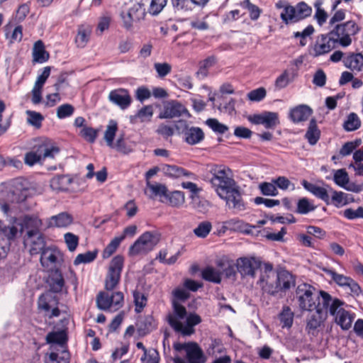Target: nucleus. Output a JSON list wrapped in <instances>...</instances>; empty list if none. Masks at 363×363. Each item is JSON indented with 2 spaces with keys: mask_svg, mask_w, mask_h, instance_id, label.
<instances>
[{
  "mask_svg": "<svg viewBox=\"0 0 363 363\" xmlns=\"http://www.w3.org/2000/svg\"><path fill=\"white\" fill-rule=\"evenodd\" d=\"M47 284L50 290L41 294L38 301V308L45 312L50 311L52 306L58 305L59 299L53 294L62 292L65 287V279L61 271L58 269L51 270L47 279Z\"/></svg>",
  "mask_w": 363,
  "mask_h": 363,
  "instance_id": "nucleus-1",
  "label": "nucleus"
},
{
  "mask_svg": "<svg viewBox=\"0 0 363 363\" xmlns=\"http://www.w3.org/2000/svg\"><path fill=\"white\" fill-rule=\"evenodd\" d=\"M212 177L210 182L219 196H225L232 187L235 186L232 171L223 165H216L211 169Z\"/></svg>",
  "mask_w": 363,
  "mask_h": 363,
  "instance_id": "nucleus-2",
  "label": "nucleus"
},
{
  "mask_svg": "<svg viewBox=\"0 0 363 363\" xmlns=\"http://www.w3.org/2000/svg\"><path fill=\"white\" fill-rule=\"evenodd\" d=\"M296 277L286 267L278 266L276 269V281L274 286V298H284L287 292L296 286Z\"/></svg>",
  "mask_w": 363,
  "mask_h": 363,
  "instance_id": "nucleus-3",
  "label": "nucleus"
},
{
  "mask_svg": "<svg viewBox=\"0 0 363 363\" xmlns=\"http://www.w3.org/2000/svg\"><path fill=\"white\" fill-rule=\"evenodd\" d=\"M320 294H315V289L310 284L302 283L296 289L295 298L302 311H313L318 307Z\"/></svg>",
  "mask_w": 363,
  "mask_h": 363,
  "instance_id": "nucleus-4",
  "label": "nucleus"
},
{
  "mask_svg": "<svg viewBox=\"0 0 363 363\" xmlns=\"http://www.w3.org/2000/svg\"><path fill=\"white\" fill-rule=\"evenodd\" d=\"M160 240V235L155 231H146L143 233L129 247L128 255L135 256L146 254L153 250Z\"/></svg>",
  "mask_w": 363,
  "mask_h": 363,
  "instance_id": "nucleus-5",
  "label": "nucleus"
},
{
  "mask_svg": "<svg viewBox=\"0 0 363 363\" xmlns=\"http://www.w3.org/2000/svg\"><path fill=\"white\" fill-rule=\"evenodd\" d=\"M59 152V147L43 143L35 146L30 152L26 153L24 162L31 167L37 163H41L46 158H54Z\"/></svg>",
  "mask_w": 363,
  "mask_h": 363,
  "instance_id": "nucleus-6",
  "label": "nucleus"
},
{
  "mask_svg": "<svg viewBox=\"0 0 363 363\" xmlns=\"http://www.w3.org/2000/svg\"><path fill=\"white\" fill-rule=\"evenodd\" d=\"M174 128L177 133L183 135L184 140L188 145H194L204 140L205 134L199 127L191 126L185 120H179Z\"/></svg>",
  "mask_w": 363,
  "mask_h": 363,
  "instance_id": "nucleus-7",
  "label": "nucleus"
},
{
  "mask_svg": "<svg viewBox=\"0 0 363 363\" xmlns=\"http://www.w3.org/2000/svg\"><path fill=\"white\" fill-rule=\"evenodd\" d=\"M359 30L357 23L353 21L337 25L330 35L337 37L335 40L342 47L346 48L351 45V36L356 35Z\"/></svg>",
  "mask_w": 363,
  "mask_h": 363,
  "instance_id": "nucleus-8",
  "label": "nucleus"
},
{
  "mask_svg": "<svg viewBox=\"0 0 363 363\" xmlns=\"http://www.w3.org/2000/svg\"><path fill=\"white\" fill-rule=\"evenodd\" d=\"M124 258L122 255L115 256L111 261L107 277L105 280V289L113 290L118 285L123 268Z\"/></svg>",
  "mask_w": 363,
  "mask_h": 363,
  "instance_id": "nucleus-9",
  "label": "nucleus"
},
{
  "mask_svg": "<svg viewBox=\"0 0 363 363\" xmlns=\"http://www.w3.org/2000/svg\"><path fill=\"white\" fill-rule=\"evenodd\" d=\"M312 9L305 2L298 3L296 7H286L281 11L280 16L286 23H294L309 16Z\"/></svg>",
  "mask_w": 363,
  "mask_h": 363,
  "instance_id": "nucleus-10",
  "label": "nucleus"
},
{
  "mask_svg": "<svg viewBox=\"0 0 363 363\" xmlns=\"http://www.w3.org/2000/svg\"><path fill=\"white\" fill-rule=\"evenodd\" d=\"M319 294L320 297L317 308L323 312L326 318L328 313L335 316L338 310L341 308L343 302L337 298L332 297L328 292L324 291H320Z\"/></svg>",
  "mask_w": 363,
  "mask_h": 363,
  "instance_id": "nucleus-11",
  "label": "nucleus"
},
{
  "mask_svg": "<svg viewBox=\"0 0 363 363\" xmlns=\"http://www.w3.org/2000/svg\"><path fill=\"white\" fill-rule=\"evenodd\" d=\"M14 223L18 226L20 234L23 233L24 229L27 230L26 235L28 238H32L35 235L40 233L39 228L42 222L37 217L25 216L22 220L15 217Z\"/></svg>",
  "mask_w": 363,
  "mask_h": 363,
  "instance_id": "nucleus-12",
  "label": "nucleus"
},
{
  "mask_svg": "<svg viewBox=\"0 0 363 363\" xmlns=\"http://www.w3.org/2000/svg\"><path fill=\"white\" fill-rule=\"evenodd\" d=\"M262 262L255 257H240L236 261V269L242 278L254 277L255 271L261 267Z\"/></svg>",
  "mask_w": 363,
  "mask_h": 363,
  "instance_id": "nucleus-13",
  "label": "nucleus"
},
{
  "mask_svg": "<svg viewBox=\"0 0 363 363\" xmlns=\"http://www.w3.org/2000/svg\"><path fill=\"white\" fill-rule=\"evenodd\" d=\"M336 43V40L330 33L318 36L313 47V55L318 57L330 52L335 48Z\"/></svg>",
  "mask_w": 363,
  "mask_h": 363,
  "instance_id": "nucleus-14",
  "label": "nucleus"
},
{
  "mask_svg": "<svg viewBox=\"0 0 363 363\" xmlns=\"http://www.w3.org/2000/svg\"><path fill=\"white\" fill-rule=\"evenodd\" d=\"M28 191L26 181L19 178L16 179L11 183L9 198L12 202H23L28 197Z\"/></svg>",
  "mask_w": 363,
  "mask_h": 363,
  "instance_id": "nucleus-15",
  "label": "nucleus"
},
{
  "mask_svg": "<svg viewBox=\"0 0 363 363\" xmlns=\"http://www.w3.org/2000/svg\"><path fill=\"white\" fill-rule=\"evenodd\" d=\"M188 110L179 101L172 100L164 105L163 111L159 114L158 118H173L181 116L183 113H188Z\"/></svg>",
  "mask_w": 363,
  "mask_h": 363,
  "instance_id": "nucleus-16",
  "label": "nucleus"
},
{
  "mask_svg": "<svg viewBox=\"0 0 363 363\" xmlns=\"http://www.w3.org/2000/svg\"><path fill=\"white\" fill-rule=\"evenodd\" d=\"M186 357L188 363H206L207 359L203 350L196 342L187 351ZM173 362L174 363H187L179 356L174 357Z\"/></svg>",
  "mask_w": 363,
  "mask_h": 363,
  "instance_id": "nucleus-17",
  "label": "nucleus"
},
{
  "mask_svg": "<svg viewBox=\"0 0 363 363\" xmlns=\"http://www.w3.org/2000/svg\"><path fill=\"white\" fill-rule=\"evenodd\" d=\"M108 99L121 109H126L132 102L131 96L128 90L124 89L112 90L108 94Z\"/></svg>",
  "mask_w": 363,
  "mask_h": 363,
  "instance_id": "nucleus-18",
  "label": "nucleus"
},
{
  "mask_svg": "<svg viewBox=\"0 0 363 363\" xmlns=\"http://www.w3.org/2000/svg\"><path fill=\"white\" fill-rule=\"evenodd\" d=\"M309 315L306 319V329L309 334L315 335L317 329L321 325L326 319L323 312L315 308L313 311H308Z\"/></svg>",
  "mask_w": 363,
  "mask_h": 363,
  "instance_id": "nucleus-19",
  "label": "nucleus"
},
{
  "mask_svg": "<svg viewBox=\"0 0 363 363\" xmlns=\"http://www.w3.org/2000/svg\"><path fill=\"white\" fill-rule=\"evenodd\" d=\"M14 218L11 217V224L9 225L0 223V240L6 241V243L9 245L20 233L18 226L14 223Z\"/></svg>",
  "mask_w": 363,
  "mask_h": 363,
  "instance_id": "nucleus-20",
  "label": "nucleus"
},
{
  "mask_svg": "<svg viewBox=\"0 0 363 363\" xmlns=\"http://www.w3.org/2000/svg\"><path fill=\"white\" fill-rule=\"evenodd\" d=\"M157 324L152 315L140 316L136 323V329L140 336H145L154 330Z\"/></svg>",
  "mask_w": 363,
  "mask_h": 363,
  "instance_id": "nucleus-21",
  "label": "nucleus"
},
{
  "mask_svg": "<svg viewBox=\"0 0 363 363\" xmlns=\"http://www.w3.org/2000/svg\"><path fill=\"white\" fill-rule=\"evenodd\" d=\"M345 66L354 73L363 72V55L351 53L343 60Z\"/></svg>",
  "mask_w": 363,
  "mask_h": 363,
  "instance_id": "nucleus-22",
  "label": "nucleus"
},
{
  "mask_svg": "<svg viewBox=\"0 0 363 363\" xmlns=\"http://www.w3.org/2000/svg\"><path fill=\"white\" fill-rule=\"evenodd\" d=\"M220 197L226 201L230 208H233L239 211L244 209L241 195L239 191L235 189V186L232 187V191H229V193H228L225 196Z\"/></svg>",
  "mask_w": 363,
  "mask_h": 363,
  "instance_id": "nucleus-23",
  "label": "nucleus"
},
{
  "mask_svg": "<svg viewBox=\"0 0 363 363\" xmlns=\"http://www.w3.org/2000/svg\"><path fill=\"white\" fill-rule=\"evenodd\" d=\"M73 223V217L67 212H62L50 218L49 227L66 228Z\"/></svg>",
  "mask_w": 363,
  "mask_h": 363,
  "instance_id": "nucleus-24",
  "label": "nucleus"
},
{
  "mask_svg": "<svg viewBox=\"0 0 363 363\" xmlns=\"http://www.w3.org/2000/svg\"><path fill=\"white\" fill-rule=\"evenodd\" d=\"M247 120L255 125H262L265 128L272 127V112L264 111L259 114L250 115Z\"/></svg>",
  "mask_w": 363,
  "mask_h": 363,
  "instance_id": "nucleus-25",
  "label": "nucleus"
},
{
  "mask_svg": "<svg viewBox=\"0 0 363 363\" xmlns=\"http://www.w3.org/2000/svg\"><path fill=\"white\" fill-rule=\"evenodd\" d=\"M72 179L68 175H57L50 180V187L55 191H67L72 182Z\"/></svg>",
  "mask_w": 363,
  "mask_h": 363,
  "instance_id": "nucleus-26",
  "label": "nucleus"
},
{
  "mask_svg": "<svg viewBox=\"0 0 363 363\" xmlns=\"http://www.w3.org/2000/svg\"><path fill=\"white\" fill-rule=\"evenodd\" d=\"M311 109L306 105H300L290 112L291 119L294 123H300L306 121L311 115Z\"/></svg>",
  "mask_w": 363,
  "mask_h": 363,
  "instance_id": "nucleus-27",
  "label": "nucleus"
},
{
  "mask_svg": "<svg viewBox=\"0 0 363 363\" xmlns=\"http://www.w3.org/2000/svg\"><path fill=\"white\" fill-rule=\"evenodd\" d=\"M50 55L45 50L44 43L39 40L34 43L33 48V61L43 63L49 60Z\"/></svg>",
  "mask_w": 363,
  "mask_h": 363,
  "instance_id": "nucleus-28",
  "label": "nucleus"
},
{
  "mask_svg": "<svg viewBox=\"0 0 363 363\" xmlns=\"http://www.w3.org/2000/svg\"><path fill=\"white\" fill-rule=\"evenodd\" d=\"M168 324L174 329L175 332L181 333L184 336H189L194 333V327L187 325L184 327L182 323L175 318L172 315H168L167 317Z\"/></svg>",
  "mask_w": 363,
  "mask_h": 363,
  "instance_id": "nucleus-29",
  "label": "nucleus"
},
{
  "mask_svg": "<svg viewBox=\"0 0 363 363\" xmlns=\"http://www.w3.org/2000/svg\"><path fill=\"white\" fill-rule=\"evenodd\" d=\"M302 184L306 190L324 201L327 204L330 203V196L326 189L309 183L306 180H303Z\"/></svg>",
  "mask_w": 363,
  "mask_h": 363,
  "instance_id": "nucleus-30",
  "label": "nucleus"
},
{
  "mask_svg": "<svg viewBox=\"0 0 363 363\" xmlns=\"http://www.w3.org/2000/svg\"><path fill=\"white\" fill-rule=\"evenodd\" d=\"M40 261L44 267H50L55 265L57 262V252L49 247L44 249L40 252Z\"/></svg>",
  "mask_w": 363,
  "mask_h": 363,
  "instance_id": "nucleus-31",
  "label": "nucleus"
},
{
  "mask_svg": "<svg viewBox=\"0 0 363 363\" xmlns=\"http://www.w3.org/2000/svg\"><path fill=\"white\" fill-rule=\"evenodd\" d=\"M335 316L336 323L340 325L342 329L348 330L352 326L353 317L348 311L341 308Z\"/></svg>",
  "mask_w": 363,
  "mask_h": 363,
  "instance_id": "nucleus-32",
  "label": "nucleus"
},
{
  "mask_svg": "<svg viewBox=\"0 0 363 363\" xmlns=\"http://www.w3.org/2000/svg\"><path fill=\"white\" fill-rule=\"evenodd\" d=\"M294 312L289 306H284L281 312L278 315V320L282 328H289L294 321Z\"/></svg>",
  "mask_w": 363,
  "mask_h": 363,
  "instance_id": "nucleus-33",
  "label": "nucleus"
},
{
  "mask_svg": "<svg viewBox=\"0 0 363 363\" xmlns=\"http://www.w3.org/2000/svg\"><path fill=\"white\" fill-rule=\"evenodd\" d=\"M118 130V123L114 120H111L104 133V140L108 147L113 148V140Z\"/></svg>",
  "mask_w": 363,
  "mask_h": 363,
  "instance_id": "nucleus-34",
  "label": "nucleus"
},
{
  "mask_svg": "<svg viewBox=\"0 0 363 363\" xmlns=\"http://www.w3.org/2000/svg\"><path fill=\"white\" fill-rule=\"evenodd\" d=\"M202 278L208 281L220 284L221 281V272L212 267H206L201 272Z\"/></svg>",
  "mask_w": 363,
  "mask_h": 363,
  "instance_id": "nucleus-35",
  "label": "nucleus"
},
{
  "mask_svg": "<svg viewBox=\"0 0 363 363\" xmlns=\"http://www.w3.org/2000/svg\"><path fill=\"white\" fill-rule=\"evenodd\" d=\"M91 29L89 26H80L75 38L77 47L84 48L88 43Z\"/></svg>",
  "mask_w": 363,
  "mask_h": 363,
  "instance_id": "nucleus-36",
  "label": "nucleus"
},
{
  "mask_svg": "<svg viewBox=\"0 0 363 363\" xmlns=\"http://www.w3.org/2000/svg\"><path fill=\"white\" fill-rule=\"evenodd\" d=\"M320 132L318 128L317 123L315 119L310 121L308 130L306 133V138L311 145H315L320 138Z\"/></svg>",
  "mask_w": 363,
  "mask_h": 363,
  "instance_id": "nucleus-37",
  "label": "nucleus"
},
{
  "mask_svg": "<svg viewBox=\"0 0 363 363\" xmlns=\"http://www.w3.org/2000/svg\"><path fill=\"white\" fill-rule=\"evenodd\" d=\"M30 239L32 243L30 249L32 254L41 252L44 249L46 248L44 238L41 233H39L38 235H35L32 238Z\"/></svg>",
  "mask_w": 363,
  "mask_h": 363,
  "instance_id": "nucleus-38",
  "label": "nucleus"
},
{
  "mask_svg": "<svg viewBox=\"0 0 363 363\" xmlns=\"http://www.w3.org/2000/svg\"><path fill=\"white\" fill-rule=\"evenodd\" d=\"M134 303L135 306V311L138 313H140L147 305V297L145 294L138 291H134L133 294Z\"/></svg>",
  "mask_w": 363,
  "mask_h": 363,
  "instance_id": "nucleus-39",
  "label": "nucleus"
},
{
  "mask_svg": "<svg viewBox=\"0 0 363 363\" xmlns=\"http://www.w3.org/2000/svg\"><path fill=\"white\" fill-rule=\"evenodd\" d=\"M97 256V251H87L85 253L79 254L74 260V264H87L93 262Z\"/></svg>",
  "mask_w": 363,
  "mask_h": 363,
  "instance_id": "nucleus-40",
  "label": "nucleus"
},
{
  "mask_svg": "<svg viewBox=\"0 0 363 363\" xmlns=\"http://www.w3.org/2000/svg\"><path fill=\"white\" fill-rule=\"evenodd\" d=\"M165 198L169 200L170 205L174 207H179L185 201L184 194L180 191H174L170 194H167Z\"/></svg>",
  "mask_w": 363,
  "mask_h": 363,
  "instance_id": "nucleus-41",
  "label": "nucleus"
},
{
  "mask_svg": "<svg viewBox=\"0 0 363 363\" xmlns=\"http://www.w3.org/2000/svg\"><path fill=\"white\" fill-rule=\"evenodd\" d=\"M26 113L28 116V123L36 128H40L42 125V122L44 120L43 116L40 113L30 110L26 111Z\"/></svg>",
  "mask_w": 363,
  "mask_h": 363,
  "instance_id": "nucleus-42",
  "label": "nucleus"
},
{
  "mask_svg": "<svg viewBox=\"0 0 363 363\" xmlns=\"http://www.w3.org/2000/svg\"><path fill=\"white\" fill-rule=\"evenodd\" d=\"M123 241V238L115 237L109 244L105 247L103 251L102 257L104 259L110 257L118 249L121 242Z\"/></svg>",
  "mask_w": 363,
  "mask_h": 363,
  "instance_id": "nucleus-43",
  "label": "nucleus"
},
{
  "mask_svg": "<svg viewBox=\"0 0 363 363\" xmlns=\"http://www.w3.org/2000/svg\"><path fill=\"white\" fill-rule=\"evenodd\" d=\"M212 229V225L209 221L201 222L198 226L194 229L195 235L200 238H205L208 236Z\"/></svg>",
  "mask_w": 363,
  "mask_h": 363,
  "instance_id": "nucleus-44",
  "label": "nucleus"
},
{
  "mask_svg": "<svg viewBox=\"0 0 363 363\" xmlns=\"http://www.w3.org/2000/svg\"><path fill=\"white\" fill-rule=\"evenodd\" d=\"M333 177L335 183L341 187L345 188V186L349 184V176L345 169L335 170Z\"/></svg>",
  "mask_w": 363,
  "mask_h": 363,
  "instance_id": "nucleus-45",
  "label": "nucleus"
},
{
  "mask_svg": "<svg viewBox=\"0 0 363 363\" xmlns=\"http://www.w3.org/2000/svg\"><path fill=\"white\" fill-rule=\"evenodd\" d=\"M323 3V0H316L314 4V7L316 9L314 17L320 26L325 23L328 18L327 13L322 9Z\"/></svg>",
  "mask_w": 363,
  "mask_h": 363,
  "instance_id": "nucleus-46",
  "label": "nucleus"
},
{
  "mask_svg": "<svg viewBox=\"0 0 363 363\" xmlns=\"http://www.w3.org/2000/svg\"><path fill=\"white\" fill-rule=\"evenodd\" d=\"M96 305L101 310L106 311L109 309L111 306L110 296L104 291L99 292L96 296Z\"/></svg>",
  "mask_w": 363,
  "mask_h": 363,
  "instance_id": "nucleus-47",
  "label": "nucleus"
},
{
  "mask_svg": "<svg viewBox=\"0 0 363 363\" xmlns=\"http://www.w3.org/2000/svg\"><path fill=\"white\" fill-rule=\"evenodd\" d=\"M67 340V335L65 331L50 332L46 336L48 343L62 344Z\"/></svg>",
  "mask_w": 363,
  "mask_h": 363,
  "instance_id": "nucleus-48",
  "label": "nucleus"
},
{
  "mask_svg": "<svg viewBox=\"0 0 363 363\" xmlns=\"http://www.w3.org/2000/svg\"><path fill=\"white\" fill-rule=\"evenodd\" d=\"M361 122L356 113H351L344 123V128L347 131H352L360 127Z\"/></svg>",
  "mask_w": 363,
  "mask_h": 363,
  "instance_id": "nucleus-49",
  "label": "nucleus"
},
{
  "mask_svg": "<svg viewBox=\"0 0 363 363\" xmlns=\"http://www.w3.org/2000/svg\"><path fill=\"white\" fill-rule=\"evenodd\" d=\"M206 124L211 128V130L218 134H223L228 130V127L220 123L216 118H208L206 121Z\"/></svg>",
  "mask_w": 363,
  "mask_h": 363,
  "instance_id": "nucleus-50",
  "label": "nucleus"
},
{
  "mask_svg": "<svg viewBox=\"0 0 363 363\" xmlns=\"http://www.w3.org/2000/svg\"><path fill=\"white\" fill-rule=\"evenodd\" d=\"M323 271L329 274L337 284L341 286H347L351 279L350 277L339 274L331 269H324Z\"/></svg>",
  "mask_w": 363,
  "mask_h": 363,
  "instance_id": "nucleus-51",
  "label": "nucleus"
},
{
  "mask_svg": "<svg viewBox=\"0 0 363 363\" xmlns=\"http://www.w3.org/2000/svg\"><path fill=\"white\" fill-rule=\"evenodd\" d=\"M293 80V74L289 73L288 70H285L280 76L277 78L275 86L277 89H281L285 88Z\"/></svg>",
  "mask_w": 363,
  "mask_h": 363,
  "instance_id": "nucleus-52",
  "label": "nucleus"
},
{
  "mask_svg": "<svg viewBox=\"0 0 363 363\" xmlns=\"http://www.w3.org/2000/svg\"><path fill=\"white\" fill-rule=\"evenodd\" d=\"M266 94V89L264 87H259L250 91L247 94V99L250 101L259 102L265 98Z\"/></svg>",
  "mask_w": 363,
  "mask_h": 363,
  "instance_id": "nucleus-53",
  "label": "nucleus"
},
{
  "mask_svg": "<svg viewBox=\"0 0 363 363\" xmlns=\"http://www.w3.org/2000/svg\"><path fill=\"white\" fill-rule=\"evenodd\" d=\"M81 136L88 141L89 143H93L95 142L97 135L98 130L94 129L91 127L84 126L80 131Z\"/></svg>",
  "mask_w": 363,
  "mask_h": 363,
  "instance_id": "nucleus-54",
  "label": "nucleus"
},
{
  "mask_svg": "<svg viewBox=\"0 0 363 363\" xmlns=\"http://www.w3.org/2000/svg\"><path fill=\"white\" fill-rule=\"evenodd\" d=\"M128 11L131 13L132 16L135 17L139 21L145 18V4L143 2H139L134 4Z\"/></svg>",
  "mask_w": 363,
  "mask_h": 363,
  "instance_id": "nucleus-55",
  "label": "nucleus"
},
{
  "mask_svg": "<svg viewBox=\"0 0 363 363\" xmlns=\"http://www.w3.org/2000/svg\"><path fill=\"white\" fill-rule=\"evenodd\" d=\"M64 239L68 250L74 252L79 245V237L72 233H67L64 235Z\"/></svg>",
  "mask_w": 363,
  "mask_h": 363,
  "instance_id": "nucleus-56",
  "label": "nucleus"
},
{
  "mask_svg": "<svg viewBox=\"0 0 363 363\" xmlns=\"http://www.w3.org/2000/svg\"><path fill=\"white\" fill-rule=\"evenodd\" d=\"M172 303L173 308L172 315H174L177 320L184 319L187 314L186 308L175 300H172ZM169 315H172V313Z\"/></svg>",
  "mask_w": 363,
  "mask_h": 363,
  "instance_id": "nucleus-57",
  "label": "nucleus"
},
{
  "mask_svg": "<svg viewBox=\"0 0 363 363\" xmlns=\"http://www.w3.org/2000/svg\"><path fill=\"white\" fill-rule=\"evenodd\" d=\"M241 6L247 9L252 20H257L260 15V9L255 5L252 4L250 0H244L241 3Z\"/></svg>",
  "mask_w": 363,
  "mask_h": 363,
  "instance_id": "nucleus-58",
  "label": "nucleus"
},
{
  "mask_svg": "<svg viewBox=\"0 0 363 363\" xmlns=\"http://www.w3.org/2000/svg\"><path fill=\"white\" fill-rule=\"evenodd\" d=\"M314 209L315 207L309 202L308 199L302 198L298 200L297 203V212L298 213L306 214Z\"/></svg>",
  "mask_w": 363,
  "mask_h": 363,
  "instance_id": "nucleus-59",
  "label": "nucleus"
},
{
  "mask_svg": "<svg viewBox=\"0 0 363 363\" xmlns=\"http://www.w3.org/2000/svg\"><path fill=\"white\" fill-rule=\"evenodd\" d=\"M74 111V108L72 105L65 104L60 106L57 109V116L60 118H65L71 116Z\"/></svg>",
  "mask_w": 363,
  "mask_h": 363,
  "instance_id": "nucleus-60",
  "label": "nucleus"
},
{
  "mask_svg": "<svg viewBox=\"0 0 363 363\" xmlns=\"http://www.w3.org/2000/svg\"><path fill=\"white\" fill-rule=\"evenodd\" d=\"M147 186L150 189L154 196H167V187L161 184H152L150 182H147Z\"/></svg>",
  "mask_w": 363,
  "mask_h": 363,
  "instance_id": "nucleus-61",
  "label": "nucleus"
},
{
  "mask_svg": "<svg viewBox=\"0 0 363 363\" xmlns=\"http://www.w3.org/2000/svg\"><path fill=\"white\" fill-rule=\"evenodd\" d=\"M330 191L333 194L331 197V203L335 206L339 207L347 203L346 194L345 193L342 191H333L332 189H330Z\"/></svg>",
  "mask_w": 363,
  "mask_h": 363,
  "instance_id": "nucleus-62",
  "label": "nucleus"
},
{
  "mask_svg": "<svg viewBox=\"0 0 363 363\" xmlns=\"http://www.w3.org/2000/svg\"><path fill=\"white\" fill-rule=\"evenodd\" d=\"M361 143L359 140L350 141L345 143L340 150V154L342 156L350 155Z\"/></svg>",
  "mask_w": 363,
  "mask_h": 363,
  "instance_id": "nucleus-63",
  "label": "nucleus"
},
{
  "mask_svg": "<svg viewBox=\"0 0 363 363\" xmlns=\"http://www.w3.org/2000/svg\"><path fill=\"white\" fill-rule=\"evenodd\" d=\"M167 4V0H151L149 12L152 15H157Z\"/></svg>",
  "mask_w": 363,
  "mask_h": 363,
  "instance_id": "nucleus-64",
  "label": "nucleus"
}]
</instances>
